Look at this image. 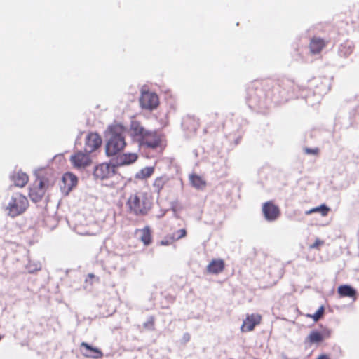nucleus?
I'll use <instances>...</instances> for the list:
<instances>
[{
	"label": "nucleus",
	"instance_id": "nucleus-12",
	"mask_svg": "<svg viewBox=\"0 0 359 359\" xmlns=\"http://www.w3.org/2000/svg\"><path fill=\"white\" fill-rule=\"evenodd\" d=\"M140 142L147 147L156 149L161 145V138L157 133L147 131Z\"/></svg>",
	"mask_w": 359,
	"mask_h": 359
},
{
	"label": "nucleus",
	"instance_id": "nucleus-1",
	"mask_svg": "<svg viewBox=\"0 0 359 359\" xmlns=\"http://www.w3.org/2000/svg\"><path fill=\"white\" fill-rule=\"evenodd\" d=\"M153 206L151 194L143 189L134 190L126 201V208L129 215L144 217L148 215Z\"/></svg>",
	"mask_w": 359,
	"mask_h": 359
},
{
	"label": "nucleus",
	"instance_id": "nucleus-30",
	"mask_svg": "<svg viewBox=\"0 0 359 359\" xmlns=\"http://www.w3.org/2000/svg\"><path fill=\"white\" fill-rule=\"evenodd\" d=\"M304 151L307 154L317 155L319 152V149L318 148H315V149L305 148Z\"/></svg>",
	"mask_w": 359,
	"mask_h": 359
},
{
	"label": "nucleus",
	"instance_id": "nucleus-15",
	"mask_svg": "<svg viewBox=\"0 0 359 359\" xmlns=\"http://www.w3.org/2000/svg\"><path fill=\"white\" fill-rule=\"evenodd\" d=\"M11 180L15 186L22 188L28 183L29 176L25 172L19 170L11 175Z\"/></svg>",
	"mask_w": 359,
	"mask_h": 359
},
{
	"label": "nucleus",
	"instance_id": "nucleus-11",
	"mask_svg": "<svg viewBox=\"0 0 359 359\" xmlns=\"http://www.w3.org/2000/svg\"><path fill=\"white\" fill-rule=\"evenodd\" d=\"M102 142V138L97 133H89L85 141V151L90 154L96 151L101 146Z\"/></svg>",
	"mask_w": 359,
	"mask_h": 359
},
{
	"label": "nucleus",
	"instance_id": "nucleus-8",
	"mask_svg": "<svg viewBox=\"0 0 359 359\" xmlns=\"http://www.w3.org/2000/svg\"><path fill=\"white\" fill-rule=\"evenodd\" d=\"M69 161L73 167L76 169H82L89 166L91 163V158L89 154L78 151L70 156Z\"/></svg>",
	"mask_w": 359,
	"mask_h": 359
},
{
	"label": "nucleus",
	"instance_id": "nucleus-20",
	"mask_svg": "<svg viewBox=\"0 0 359 359\" xmlns=\"http://www.w3.org/2000/svg\"><path fill=\"white\" fill-rule=\"evenodd\" d=\"M64 188L67 190L72 189L77 184V177L72 173L67 172L62 177Z\"/></svg>",
	"mask_w": 359,
	"mask_h": 359
},
{
	"label": "nucleus",
	"instance_id": "nucleus-22",
	"mask_svg": "<svg viewBox=\"0 0 359 359\" xmlns=\"http://www.w3.org/2000/svg\"><path fill=\"white\" fill-rule=\"evenodd\" d=\"M168 181V178L165 176H161L156 177L153 182V187L154 191L159 194L164 188Z\"/></svg>",
	"mask_w": 359,
	"mask_h": 359
},
{
	"label": "nucleus",
	"instance_id": "nucleus-28",
	"mask_svg": "<svg viewBox=\"0 0 359 359\" xmlns=\"http://www.w3.org/2000/svg\"><path fill=\"white\" fill-rule=\"evenodd\" d=\"M281 85L279 83H276L271 87V93L269 95V92L267 93V96H271V98L276 97V94L280 93Z\"/></svg>",
	"mask_w": 359,
	"mask_h": 359
},
{
	"label": "nucleus",
	"instance_id": "nucleus-13",
	"mask_svg": "<svg viewBox=\"0 0 359 359\" xmlns=\"http://www.w3.org/2000/svg\"><path fill=\"white\" fill-rule=\"evenodd\" d=\"M81 353L84 357L100 359L103 357L102 352L97 348L93 347L86 342L80 344Z\"/></svg>",
	"mask_w": 359,
	"mask_h": 359
},
{
	"label": "nucleus",
	"instance_id": "nucleus-17",
	"mask_svg": "<svg viewBox=\"0 0 359 359\" xmlns=\"http://www.w3.org/2000/svg\"><path fill=\"white\" fill-rule=\"evenodd\" d=\"M135 233H140V240L144 245L148 246L152 243L151 230L149 226L136 229Z\"/></svg>",
	"mask_w": 359,
	"mask_h": 359
},
{
	"label": "nucleus",
	"instance_id": "nucleus-3",
	"mask_svg": "<svg viewBox=\"0 0 359 359\" xmlns=\"http://www.w3.org/2000/svg\"><path fill=\"white\" fill-rule=\"evenodd\" d=\"M28 207L29 201L27 197L20 193H15L8 203L6 210L9 216L15 217L24 213Z\"/></svg>",
	"mask_w": 359,
	"mask_h": 359
},
{
	"label": "nucleus",
	"instance_id": "nucleus-6",
	"mask_svg": "<svg viewBox=\"0 0 359 359\" xmlns=\"http://www.w3.org/2000/svg\"><path fill=\"white\" fill-rule=\"evenodd\" d=\"M116 174V165L102 163L96 165L93 170V176L96 180H104L111 178Z\"/></svg>",
	"mask_w": 359,
	"mask_h": 359
},
{
	"label": "nucleus",
	"instance_id": "nucleus-18",
	"mask_svg": "<svg viewBox=\"0 0 359 359\" xmlns=\"http://www.w3.org/2000/svg\"><path fill=\"white\" fill-rule=\"evenodd\" d=\"M130 131L131 135L135 137L138 138V140L140 141L144 135L146 134L147 130H146L144 127L141 125V123L137 121H133L130 123Z\"/></svg>",
	"mask_w": 359,
	"mask_h": 359
},
{
	"label": "nucleus",
	"instance_id": "nucleus-9",
	"mask_svg": "<svg viewBox=\"0 0 359 359\" xmlns=\"http://www.w3.org/2000/svg\"><path fill=\"white\" fill-rule=\"evenodd\" d=\"M262 212L265 219L269 222L275 221L280 215L278 206L275 205L271 201H267L263 204Z\"/></svg>",
	"mask_w": 359,
	"mask_h": 359
},
{
	"label": "nucleus",
	"instance_id": "nucleus-27",
	"mask_svg": "<svg viewBox=\"0 0 359 359\" xmlns=\"http://www.w3.org/2000/svg\"><path fill=\"white\" fill-rule=\"evenodd\" d=\"M187 236V230L185 229H181L177 231L174 235L170 236L171 241H176L179 239L184 238Z\"/></svg>",
	"mask_w": 359,
	"mask_h": 359
},
{
	"label": "nucleus",
	"instance_id": "nucleus-26",
	"mask_svg": "<svg viewBox=\"0 0 359 359\" xmlns=\"http://www.w3.org/2000/svg\"><path fill=\"white\" fill-rule=\"evenodd\" d=\"M191 182L196 187H201L205 185V182L202 180L200 176L192 175L190 177Z\"/></svg>",
	"mask_w": 359,
	"mask_h": 359
},
{
	"label": "nucleus",
	"instance_id": "nucleus-16",
	"mask_svg": "<svg viewBox=\"0 0 359 359\" xmlns=\"http://www.w3.org/2000/svg\"><path fill=\"white\" fill-rule=\"evenodd\" d=\"M224 266L225 263L223 259H212L207 266L206 269L210 273L218 274L224 271Z\"/></svg>",
	"mask_w": 359,
	"mask_h": 359
},
{
	"label": "nucleus",
	"instance_id": "nucleus-23",
	"mask_svg": "<svg viewBox=\"0 0 359 359\" xmlns=\"http://www.w3.org/2000/svg\"><path fill=\"white\" fill-rule=\"evenodd\" d=\"M330 211V208L325 204H322L318 207L313 208L306 211V215H311L315 212H319L323 217H326Z\"/></svg>",
	"mask_w": 359,
	"mask_h": 359
},
{
	"label": "nucleus",
	"instance_id": "nucleus-25",
	"mask_svg": "<svg viewBox=\"0 0 359 359\" xmlns=\"http://www.w3.org/2000/svg\"><path fill=\"white\" fill-rule=\"evenodd\" d=\"M325 308L323 306H321L314 314H307L306 316L317 322L323 316Z\"/></svg>",
	"mask_w": 359,
	"mask_h": 359
},
{
	"label": "nucleus",
	"instance_id": "nucleus-29",
	"mask_svg": "<svg viewBox=\"0 0 359 359\" xmlns=\"http://www.w3.org/2000/svg\"><path fill=\"white\" fill-rule=\"evenodd\" d=\"M324 241L316 238L315 242L309 246L310 249H320V247L324 245Z\"/></svg>",
	"mask_w": 359,
	"mask_h": 359
},
{
	"label": "nucleus",
	"instance_id": "nucleus-19",
	"mask_svg": "<svg viewBox=\"0 0 359 359\" xmlns=\"http://www.w3.org/2000/svg\"><path fill=\"white\" fill-rule=\"evenodd\" d=\"M325 42L323 39L319 37H313L309 43V48L313 54L319 53L326 46Z\"/></svg>",
	"mask_w": 359,
	"mask_h": 359
},
{
	"label": "nucleus",
	"instance_id": "nucleus-10",
	"mask_svg": "<svg viewBox=\"0 0 359 359\" xmlns=\"http://www.w3.org/2000/svg\"><path fill=\"white\" fill-rule=\"evenodd\" d=\"M262 320V317L259 313L247 314L241 327V331L242 332L252 331L257 325L261 323Z\"/></svg>",
	"mask_w": 359,
	"mask_h": 359
},
{
	"label": "nucleus",
	"instance_id": "nucleus-21",
	"mask_svg": "<svg viewBox=\"0 0 359 359\" xmlns=\"http://www.w3.org/2000/svg\"><path fill=\"white\" fill-rule=\"evenodd\" d=\"M337 292L340 297H354L356 294L355 290L347 285H340Z\"/></svg>",
	"mask_w": 359,
	"mask_h": 359
},
{
	"label": "nucleus",
	"instance_id": "nucleus-4",
	"mask_svg": "<svg viewBox=\"0 0 359 359\" xmlns=\"http://www.w3.org/2000/svg\"><path fill=\"white\" fill-rule=\"evenodd\" d=\"M53 185V182L44 177H38L30 186L29 196L32 201L37 203L42 200L46 190Z\"/></svg>",
	"mask_w": 359,
	"mask_h": 359
},
{
	"label": "nucleus",
	"instance_id": "nucleus-14",
	"mask_svg": "<svg viewBox=\"0 0 359 359\" xmlns=\"http://www.w3.org/2000/svg\"><path fill=\"white\" fill-rule=\"evenodd\" d=\"M138 156L135 153H126L118 155L116 159V166L130 165L137 161Z\"/></svg>",
	"mask_w": 359,
	"mask_h": 359
},
{
	"label": "nucleus",
	"instance_id": "nucleus-32",
	"mask_svg": "<svg viewBox=\"0 0 359 359\" xmlns=\"http://www.w3.org/2000/svg\"><path fill=\"white\" fill-rule=\"evenodd\" d=\"M317 359H329V357L327 355H320Z\"/></svg>",
	"mask_w": 359,
	"mask_h": 359
},
{
	"label": "nucleus",
	"instance_id": "nucleus-2",
	"mask_svg": "<svg viewBox=\"0 0 359 359\" xmlns=\"http://www.w3.org/2000/svg\"><path fill=\"white\" fill-rule=\"evenodd\" d=\"M110 137L105 146V151L107 156H113L122 151L125 146L124 128L119 125H116L109 128Z\"/></svg>",
	"mask_w": 359,
	"mask_h": 359
},
{
	"label": "nucleus",
	"instance_id": "nucleus-5",
	"mask_svg": "<svg viewBox=\"0 0 359 359\" xmlns=\"http://www.w3.org/2000/svg\"><path fill=\"white\" fill-rule=\"evenodd\" d=\"M139 102L141 108L149 111L156 109L159 104L158 96L150 91H142Z\"/></svg>",
	"mask_w": 359,
	"mask_h": 359
},
{
	"label": "nucleus",
	"instance_id": "nucleus-7",
	"mask_svg": "<svg viewBox=\"0 0 359 359\" xmlns=\"http://www.w3.org/2000/svg\"><path fill=\"white\" fill-rule=\"evenodd\" d=\"M332 331L326 327H322L320 330H313L306 337L305 342L309 345L320 344L331 337Z\"/></svg>",
	"mask_w": 359,
	"mask_h": 359
},
{
	"label": "nucleus",
	"instance_id": "nucleus-31",
	"mask_svg": "<svg viewBox=\"0 0 359 359\" xmlns=\"http://www.w3.org/2000/svg\"><path fill=\"white\" fill-rule=\"evenodd\" d=\"M174 241H171L170 236H168L165 240L161 241V244L163 245H168L172 243Z\"/></svg>",
	"mask_w": 359,
	"mask_h": 359
},
{
	"label": "nucleus",
	"instance_id": "nucleus-24",
	"mask_svg": "<svg viewBox=\"0 0 359 359\" xmlns=\"http://www.w3.org/2000/svg\"><path fill=\"white\" fill-rule=\"evenodd\" d=\"M154 172V167H146L140 170L137 175L140 179H147L150 177Z\"/></svg>",
	"mask_w": 359,
	"mask_h": 359
}]
</instances>
